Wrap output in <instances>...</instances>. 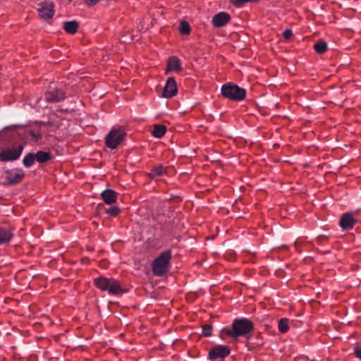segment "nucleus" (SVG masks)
<instances>
[{
  "mask_svg": "<svg viewBox=\"0 0 361 361\" xmlns=\"http://www.w3.org/2000/svg\"><path fill=\"white\" fill-rule=\"evenodd\" d=\"M126 133L121 128H113L105 137L106 145L110 149H116L123 141Z\"/></svg>",
  "mask_w": 361,
  "mask_h": 361,
  "instance_id": "nucleus-5",
  "label": "nucleus"
},
{
  "mask_svg": "<svg viewBox=\"0 0 361 361\" xmlns=\"http://www.w3.org/2000/svg\"><path fill=\"white\" fill-rule=\"evenodd\" d=\"M35 157L36 161L40 164L46 163L51 158L49 152L44 151H38L37 153H35Z\"/></svg>",
  "mask_w": 361,
  "mask_h": 361,
  "instance_id": "nucleus-19",
  "label": "nucleus"
},
{
  "mask_svg": "<svg viewBox=\"0 0 361 361\" xmlns=\"http://www.w3.org/2000/svg\"><path fill=\"white\" fill-rule=\"evenodd\" d=\"M355 353L357 357L361 358V346H357L355 348Z\"/></svg>",
  "mask_w": 361,
  "mask_h": 361,
  "instance_id": "nucleus-31",
  "label": "nucleus"
},
{
  "mask_svg": "<svg viewBox=\"0 0 361 361\" xmlns=\"http://www.w3.org/2000/svg\"><path fill=\"white\" fill-rule=\"evenodd\" d=\"M324 239H326V237H325V236H322V235H321V236H319V237H318V240H319V241H322V240H324Z\"/></svg>",
  "mask_w": 361,
  "mask_h": 361,
  "instance_id": "nucleus-32",
  "label": "nucleus"
},
{
  "mask_svg": "<svg viewBox=\"0 0 361 361\" xmlns=\"http://www.w3.org/2000/svg\"><path fill=\"white\" fill-rule=\"evenodd\" d=\"M180 32L182 35H188L190 32V25L185 22L182 21L180 25Z\"/></svg>",
  "mask_w": 361,
  "mask_h": 361,
  "instance_id": "nucleus-24",
  "label": "nucleus"
},
{
  "mask_svg": "<svg viewBox=\"0 0 361 361\" xmlns=\"http://www.w3.org/2000/svg\"><path fill=\"white\" fill-rule=\"evenodd\" d=\"M283 35L284 39L288 40L292 37L293 32L290 29H286L284 30Z\"/></svg>",
  "mask_w": 361,
  "mask_h": 361,
  "instance_id": "nucleus-29",
  "label": "nucleus"
},
{
  "mask_svg": "<svg viewBox=\"0 0 361 361\" xmlns=\"http://www.w3.org/2000/svg\"><path fill=\"white\" fill-rule=\"evenodd\" d=\"M119 212L120 209L117 206L111 207L106 210V213L111 216H117Z\"/></svg>",
  "mask_w": 361,
  "mask_h": 361,
  "instance_id": "nucleus-26",
  "label": "nucleus"
},
{
  "mask_svg": "<svg viewBox=\"0 0 361 361\" xmlns=\"http://www.w3.org/2000/svg\"><path fill=\"white\" fill-rule=\"evenodd\" d=\"M100 0H85V3L88 6H92L95 5Z\"/></svg>",
  "mask_w": 361,
  "mask_h": 361,
  "instance_id": "nucleus-30",
  "label": "nucleus"
},
{
  "mask_svg": "<svg viewBox=\"0 0 361 361\" xmlns=\"http://www.w3.org/2000/svg\"><path fill=\"white\" fill-rule=\"evenodd\" d=\"M24 173L20 169L8 171L6 173V179L7 185H15L21 181L24 177Z\"/></svg>",
  "mask_w": 361,
  "mask_h": 361,
  "instance_id": "nucleus-10",
  "label": "nucleus"
},
{
  "mask_svg": "<svg viewBox=\"0 0 361 361\" xmlns=\"http://www.w3.org/2000/svg\"><path fill=\"white\" fill-rule=\"evenodd\" d=\"M177 93L176 82L173 78H168L164 88L162 96L165 98H171Z\"/></svg>",
  "mask_w": 361,
  "mask_h": 361,
  "instance_id": "nucleus-11",
  "label": "nucleus"
},
{
  "mask_svg": "<svg viewBox=\"0 0 361 361\" xmlns=\"http://www.w3.org/2000/svg\"><path fill=\"white\" fill-rule=\"evenodd\" d=\"M39 16L43 19H49L54 14V4L52 2L44 1L39 4L38 8Z\"/></svg>",
  "mask_w": 361,
  "mask_h": 361,
  "instance_id": "nucleus-9",
  "label": "nucleus"
},
{
  "mask_svg": "<svg viewBox=\"0 0 361 361\" xmlns=\"http://www.w3.org/2000/svg\"><path fill=\"white\" fill-rule=\"evenodd\" d=\"M79 27V23L76 20L66 21L63 23V28L68 34H75Z\"/></svg>",
  "mask_w": 361,
  "mask_h": 361,
  "instance_id": "nucleus-17",
  "label": "nucleus"
},
{
  "mask_svg": "<svg viewBox=\"0 0 361 361\" xmlns=\"http://www.w3.org/2000/svg\"><path fill=\"white\" fill-rule=\"evenodd\" d=\"M27 134L29 135L31 140L35 142H37L41 138V135L38 132L28 131Z\"/></svg>",
  "mask_w": 361,
  "mask_h": 361,
  "instance_id": "nucleus-27",
  "label": "nucleus"
},
{
  "mask_svg": "<svg viewBox=\"0 0 361 361\" xmlns=\"http://www.w3.org/2000/svg\"><path fill=\"white\" fill-rule=\"evenodd\" d=\"M231 17L228 13L226 12H221L213 17L212 23L214 27H221L228 23Z\"/></svg>",
  "mask_w": 361,
  "mask_h": 361,
  "instance_id": "nucleus-13",
  "label": "nucleus"
},
{
  "mask_svg": "<svg viewBox=\"0 0 361 361\" xmlns=\"http://www.w3.org/2000/svg\"><path fill=\"white\" fill-rule=\"evenodd\" d=\"M13 236V234L9 230L0 227V245L8 243Z\"/></svg>",
  "mask_w": 361,
  "mask_h": 361,
  "instance_id": "nucleus-18",
  "label": "nucleus"
},
{
  "mask_svg": "<svg viewBox=\"0 0 361 361\" xmlns=\"http://www.w3.org/2000/svg\"><path fill=\"white\" fill-rule=\"evenodd\" d=\"M102 200L107 204H111L116 201L117 193L111 189L103 191L101 194Z\"/></svg>",
  "mask_w": 361,
  "mask_h": 361,
  "instance_id": "nucleus-14",
  "label": "nucleus"
},
{
  "mask_svg": "<svg viewBox=\"0 0 361 361\" xmlns=\"http://www.w3.org/2000/svg\"><path fill=\"white\" fill-rule=\"evenodd\" d=\"M289 329V320L286 318H283L279 322V330L281 333H286Z\"/></svg>",
  "mask_w": 361,
  "mask_h": 361,
  "instance_id": "nucleus-23",
  "label": "nucleus"
},
{
  "mask_svg": "<svg viewBox=\"0 0 361 361\" xmlns=\"http://www.w3.org/2000/svg\"><path fill=\"white\" fill-rule=\"evenodd\" d=\"M167 169L161 164H159L153 167L149 173H147V176L151 179H155L157 177L162 176L166 174Z\"/></svg>",
  "mask_w": 361,
  "mask_h": 361,
  "instance_id": "nucleus-15",
  "label": "nucleus"
},
{
  "mask_svg": "<svg viewBox=\"0 0 361 361\" xmlns=\"http://www.w3.org/2000/svg\"><path fill=\"white\" fill-rule=\"evenodd\" d=\"M35 161V153H29L24 157L23 163L25 166L30 167L34 164Z\"/></svg>",
  "mask_w": 361,
  "mask_h": 361,
  "instance_id": "nucleus-21",
  "label": "nucleus"
},
{
  "mask_svg": "<svg viewBox=\"0 0 361 361\" xmlns=\"http://www.w3.org/2000/svg\"><path fill=\"white\" fill-rule=\"evenodd\" d=\"M212 333V326L209 324H204L202 326V334L204 336H209Z\"/></svg>",
  "mask_w": 361,
  "mask_h": 361,
  "instance_id": "nucleus-28",
  "label": "nucleus"
},
{
  "mask_svg": "<svg viewBox=\"0 0 361 361\" xmlns=\"http://www.w3.org/2000/svg\"><path fill=\"white\" fill-rule=\"evenodd\" d=\"M23 149L22 145H18L12 149H4L0 152V159L2 161H11L18 159Z\"/></svg>",
  "mask_w": 361,
  "mask_h": 361,
  "instance_id": "nucleus-6",
  "label": "nucleus"
},
{
  "mask_svg": "<svg viewBox=\"0 0 361 361\" xmlns=\"http://www.w3.org/2000/svg\"><path fill=\"white\" fill-rule=\"evenodd\" d=\"M181 70L180 60L176 56H171L168 60L167 71H179Z\"/></svg>",
  "mask_w": 361,
  "mask_h": 361,
  "instance_id": "nucleus-16",
  "label": "nucleus"
},
{
  "mask_svg": "<svg viewBox=\"0 0 361 361\" xmlns=\"http://www.w3.org/2000/svg\"><path fill=\"white\" fill-rule=\"evenodd\" d=\"M230 353V349L225 345H216L209 352V358L215 360L218 358H224Z\"/></svg>",
  "mask_w": 361,
  "mask_h": 361,
  "instance_id": "nucleus-8",
  "label": "nucleus"
},
{
  "mask_svg": "<svg viewBox=\"0 0 361 361\" xmlns=\"http://www.w3.org/2000/svg\"><path fill=\"white\" fill-rule=\"evenodd\" d=\"M66 98V93L61 89H53L44 93V99L49 103L60 102Z\"/></svg>",
  "mask_w": 361,
  "mask_h": 361,
  "instance_id": "nucleus-7",
  "label": "nucleus"
},
{
  "mask_svg": "<svg viewBox=\"0 0 361 361\" xmlns=\"http://www.w3.org/2000/svg\"><path fill=\"white\" fill-rule=\"evenodd\" d=\"M222 95L230 100L242 101L246 95V90L232 82L224 84L221 90Z\"/></svg>",
  "mask_w": 361,
  "mask_h": 361,
  "instance_id": "nucleus-3",
  "label": "nucleus"
},
{
  "mask_svg": "<svg viewBox=\"0 0 361 361\" xmlns=\"http://www.w3.org/2000/svg\"><path fill=\"white\" fill-rule=\"evenodd\" d=\"M94 285L102 291L111 295H121L127 292L126 288L118 280L113 278L99 277L94 279Z\"/></svg>",
  "mask_w": 361,
  "mask_h": 361,
  "instance_id": "nucleus-1",
  "label": "nucleus"
},
{
  "mask_svg": "<svg viewBox=\"0 0 361 361\" xmlns=\"http://www.w3.org/2000/svg\"><path fill=\"white\" fill-rule=\"evenodd\" d=\"M254 329L253 323L245 318L234 319L232 324V329L228 330L227 334L230 337L236 338L239 336L249 338Z\"/></svg>",
  "mask_w": 361,
  "mask_h": 361,
  "instance_id": "nucleus-2",
  "label": "nucleus"
},
{
  "mask_svg": "<svg viewBox=\"0 0 361 361\" xmlns=\"http://www.w3.org/2000/svg\"><path fill=\"white\" fill-rule=\"evenodd\" d=\"M315 51L318 54H324L327 49V44L324 41H319L314 45Z\"/></svg>",
  "mask_w": 361,
  "mask_h": 361,
  "instance_id": "nucleus-22",
  "label": "nucleus"
},
{
  "mask_svg": "<svg viewBox=\"0 0 361 361\" xmlns=\"http://www.w3.org/2000/svg\"><path fill=\"white\" fill-rule=\"evenodd\" d=\"M171 257L169 250L162 252L153 262V272L157 276L164 275L169 269V262Z\"/></svg>",
  "mask_w": 361,
  "mask_h": 361,
  "instance_id": "nucleus-4",
  "label": "nucleus"
},
{
  "mask_svg": "<svg viewBox=\"0 0 361 361\" xmlns=\"http://www.w3.org/2000/svg\"><path fill=\"white\" fill-rule=\"evenodd\" d=\"M230 2L236 7H242L247 2H257L259 0H229Z\"/></svg>",
  "mask_w": 361,
  "mask_h": 361,
  "instance_id": "nucleus-25",
  "label": "nucleus"
},
{
  "mask_svg": "<svg viewBox=\"0 0 361 361\" xmlns=\"http://www.w3.org/2000/svg\"><path fill=\"white\" fill-rule=\"evenodd\" d=\"M356 221L351 213H345L340 219L339 225L343 230H350L353 228Z\"/></svg>",
  "mask_w": 361,
  "mask_h": 361,
  "instance_id": "nucleus-12",
  "label": "nucleus"
},
{
  "mask_svg": "<svg viewBox=\"0 0 361 361\" xmlns=\"http://www.w3.org/2000/svg\"><path fill=\"white\" fill-rule=\"evenodd\" d=\"M166 129L164 126L162 125H156L154 127V130L152 131V134L154 137L161 138L166 133Z\"/></svg>",
  "mask_w": 361,
  "mask_h": 361,
  "instance_id": "nucleus-20",
  "label": "nucleus"
}]
</instances>
